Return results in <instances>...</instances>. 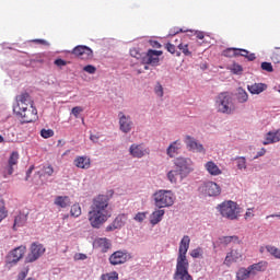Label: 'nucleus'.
Masks as SVG:
<instances>
[{"mask_svg":"<svg viewBox=\"0 0 280 280\" xmlns=\"http://www.w3.org/2000/svg\"><path fill=\"white\" fill-rule=\"evenodd\" d=\"M54 65H56V67H67V61L65 59H56Z\"/></svg>","mask_w":280,"mask_h":280,"instance_id":"5fc2aeb1","label":"nucleus"},{"mask_svg":"<svg viewBox=\"0 0 280 280\" xmlns=\"http://www.w3.org/2000/svg\"><path fill=\"white\" fill-rule=\"evenodd\" d=\"M25 224V217L18 215L14 219L13 230L16 231V226H23Z\"/></svg>","mask_w":280,"mask_h":280,"instance_id":"ea45409f","label":"nucleus"},{"mask_svg":"<svg viewBox=\"0 0 280 280\" xmlns=\"http://www.w3.org/2000/svg\"><path fill=\"white\" fill-rule=\"evenodd\" d=\"M234 161H236V167L237 170H246V158L244 156H237L234 159Z\"/></svg>","mask_w":280,"mask_h":280,"instance_id":"f704fd0d","label":"nucleus"},{"mask_svg":"<svg viewBox=\"0 0 280 280\" xmlns=\"http://www.w3.org/2000/svg\"><path fill=\"white\" fill-rule=\"evenodd\" d=\"M217 209L222 218H225L226 220H240V214L242 213L240 205L232 200L223 201Z\"/></svg>","mask_w":280,"mask_h":280,"instance_id":"7ed1b4c3","label":"nucleus"},{"mask_svg":"<svg viewBox=\"0 0 280 280\" xmlns=\"http://www.w3.org/2000/svg\"><path fill=\"white\" fill-rule=\"evenodd\" d=\"M182 28L175 27L173 30L170 31V36H176V34H180Z\"/></svg>","mask_w":280,"mask_h":280,"instance_id":"e2e57ef3","label":"nucleus"},{"mask_svg":"<svg viewBox=\"0 0 280 280\" xmlns=\"http://www.w3.org/2000/svg\"><path fill=\"white\" fill-rule=\"evenodd\" d=\"M154 92L158 97H163V85H161V83H158L155 85Z\"/></svg>","mask_w":280,"mask_h":280,"instance_id":"de8ad7c7","label":"nucleus"},{"mask_svg":"<svg viewBox=\"0 0 280 280\" xmlns=\"http://www.w3.org/2000/svg\"><path fill=\"white\" fill-rule=\"evenodd\" d=\"M174 165L180 176V179L187 178V175L194 171V161L189 158H176Z\"/></svg>","mask_w":280,"mask_h":280,"instance_id":"423d86ee","label":"nucleus"},{"mask_svg":"<svg viewBox=\"0 0 280 280\" xmlns=\"http://www.w3.org/2000/svg\"><path fill=\"white\" fill-rule=\"evenodd\" d=\"M12 174H14V166H12L11 164H7L2 168V176H3V178H8V176H12Z\"/></svg>","mask_w":280,"mask_h":280,"instance_id":"c9c22d12","label":"nucleus"},{"mask_svg":"<svg viewBox=\"0 0 280 280\" xmlns=\"http://www.w3.org/2000/svg\"><path fill=\"white\" fill-rule=\"evenodd\" d=\"M255 213H253V208L247 209L245 213V220H248V218H254Z\"/></svg>","mask_w":280,"mask_h":280,"instance_id":"680f3d73","label":"nucleus"},{"mask_svg":"<svg viewBox=\"0 0 280 280\" xmlns=\"http://www.w3.org/2000/svg\"><path fill=\"white\" fill-rule=\"evenodd\" d=\"M73 165L79 170H89L91 167V158L86 155H79L74 159Z\"/></svg>","mask_w":280,"mask_h":280,"instance_id":"6ab92c4d","label":"nucleus"},{"mask_svg":"<svg viewBox=\"0 0 280 280\" xmlns=\"http://www.w3.org/2000/svg\"><path fill=\"white\" fill-rule=\"evenodd\" d=\"M19 151H13L9 156L8 164L16 167L19 165Z\"/></svg>","mask_w":280,"mask_h":280,"instance_id":"c85d7f7f","label":"nucleus"},{"mask_svg":"<svg viewBox=\"0 0 280 280\" xmlns=\"http://www.w3.org/2000/svg\"><path fill=\"white\" fill-rule=\"evenodd\" d=\"M30 272V269H24L18 275V280H25L27 278V273Z\"/></svg>","mask_w":280,"mask_h":280,"instance_id":"3c124183","label":"nucleus"},{"mask_svg":"<svg viewBox=\"0 0 280 280\" xmlns=\"http://www.w3.org/2000/svg\"><path fill=\"white\" fill-rule=\"evenodd\" d=\"M72 56L79 58L80 60H93V49L84 45H79L74 47L71 51Z\"/></svg>","mask_w":280,"mask_h":280,"instance_id":"1a4fd4ad","label":"nucleus"},{"mask_svg":"<svg viewBox=\"0 0 280 280\" xmlns=\"http://www.w3.org/2000/svg\"><path fill=\"white\" fill-rule=\"evenodd\" d=\"M232 71H233L234 73H236V74H240V73H242V71H244V69H243L242 66H240V65H233Z\"/></svg>","mask_w":280,"mask_h":280,"instance_id":"4d7b16f0","label":"nucleus"},{"mask_svg":"<svg viewBox=\"0 0 280 280\" xmlns=\"http://www.w3.org/2000/svg\"><path fill=\"white\" fill-rule=\"evenodd\" d=\"M238 50V56H243V58H247V60H249L250 62H253V60H255V54H250L248 50L246 49H240Z\"/></svg>","mask_w":280,"mask_h":280,"instance_id":"72a5a7b5","label":"nucleus"},{"mask_svg":"<svg viewBox=\"0 0 280 280\" xmlns=\"http://www.w3.org/2000/svg\"><path fill=\"white\" fill-rule=\"evenodd\" d=\"M189 244H191V238H189V235L183 236L179 242L176 269L173 275L174 280H194V277L189 275V260H187Z\"/></svg>","mask_w":280,"mask_h":280,"instance_id":"f03ea898","label":"nucleus"},{"mask_svg":"<svg viewBox=\"0 0 280 280\" xmlns=\"http://www.w3.org/2000/svg\"><path fill=\"white\" fill-rule=\"evenodd\" d=\"M205 168L210 174V176H220L222 175V170H220V166L215 164L213 161H209L205 164Z\"/></svg>","mask_w":280,"mask_h":280,"instance_id":"aec40b11","label":"nucleus"},{"mask_svg":"<svg viewBox=\"0 0 280 280\" xmlns=\"http://www.w3.org/2000/svg\"><path fill=\"white\" fill-rule=\"evenodd\" d=\"M127 261H128V254L120 250L115 252L109 256V264H112V266H119L121 264H126Z\"/></svg>","mask_w":280,"mask_h":280,"instance_id":"dca6fc26","label":"nucleus"},{"mask_svg":"<svg viewBox=\"0 0 280 280\" xmlns=\"http://www.w3.org/2000/svg\"><path fill=\"white\" fill-rule=\"evenodd\" d=\"M194 35H195L196 38H198L199 40L205 39V32H202V31H195Z\"/></svg>","mask_w":280,"mask_h":280,"instance_id":"bf43d9fd","label":"nucleus"},{"mask_svg":"<svg viewBox=\"0 0 280 280\" xmlns=\"http://www.w3.org/2000/svg\"><path fill=\"white\" fill-rule=\"evenodd\" d=\"M250 275H253V273L250 272V269L248 267H247V269L246 268H241L236 272V279L237 280H246L250 277Z\"/></svg>","mask_w":280,"mask_h":280,"instance_id":"a878e982","label":"nucleus"},{"mask_svg":"<svg viewBox=\"0 0 280 280\" xmlns=\"http://www.w3.org/2000/svg\"><path fill=\"white\" fill-rule=\"evenodd\" d=\"M178 176H180V174L178 173V171H170L167 173V179L170 180V183H172L173 185H176V183H178Z\"/></svg>","mask_w":280,"mask_h":280,"instance_id":"7c9ffc66","label":"nucleus"},{"mask_svg":"<svg viewBox=\"0 0 280 280\" xmlns=\"http://www.w3.org/2000/svg\"><path fill=\"white\" fill-rule=\"evenodd\" d=\"M86 259V254L78 253L74 255V261H84Z\"/></svg>","mask_w":280,"mask_h":280,"instance_id":"864d4df0","label":"nucleus"},{"mask_svg":"<svg viewBox=\"0 0 280 280\" xmlns=\"http://www.w3.org/2000/svg\"><path fill=\"white\" fill-rule=\"evenodd\" d=\"M32 107H34V100H32L30 93L24 92L16 96V104L13 106V113L19 115L20 113H23V110H27V108Z\"/></svg>","mask_w":280,"mask_h":280,"instance_id":"0eeeda50","label":"nucleus"},{"mask_svg":"<svg viewBox=\"0 0 280 280\" xmlns=\"http://www.w3.org/2000/svg\"><path fill=\"white\" fill-rule=\"evenodd\" d=\"M215 106L218 113L223 115H232L235 112V105H233V98L229 92H222L217 96Z\"/></svg>","mask_w":280,"mask_h":280,"instance_id":"20e7f679","label":"nucleus"},{"mask_svg":"<svg viewBox=\"0 0 280 280\" xmlns=\"http://www.w3.org/2000/svg\"><path fill=\"white\" fill-rule=\"evenodd\" d=\"M96 244L98 248H101L102 253H107L108 248H110V241L108 238H98Z\"/></svg>","mask_w":280,"mask_h":280,"instance_id":"393cba45","label":"nucleus"},{"mask_svg":"<svg viewBox=\"0 0 280 280\" xmlns=\"http://www.w3.org/2000/svg\"><path fill=\"white\" fill-rule=\"evenodd\" d=\"M16 115L18 117H21L23 124H32V121H36V119H38V109L33 106L20 112Z\"/></svg>","mask_w":280,"mask_h":280,"instance_id":"f8f14e48","label":"nucleus"},{"mask_svg":"<svg viewBox=\"0 0 280 280\" xmlns=\"http://www.w3.org/2000/svg\"><path fill=\"white\" fill-rule=\"evenodd\" d=\"M163 215H165V210H155L151 213L150 215V223L153 226H156V224H159V222H161V220H163Z\"/></svg>","mask_w":280,"mask_h":280,"instance_id":"4be33fe9","label":"nucleus"},{"mask_svg":"<svg viewBox=\"0 0 280 280\" xmlns=\"http://www.w3.org/2000/svg\"><path fill=\"white\" fill-rule=\"evenodd\" d=\"M266 249L272 257H276V259H280V249L275 246H267Z\"/></svg>","mask_w":280,"mask_h":280,"instance_id":"4c0bfd02","label":"nucleus"},{"mask_svg":"<svg viewBox=\"0 0 280 280\" xmlns=\"http://www.w3.org/2000/svg\"><path fill=\"white\" fill-rule=\"evenodd\" d=\"M108 200V195H98L93 199L88 214L92 229H101L105 222H108V218H110Z\"/></svg>","mask_w":280,"mask_h":280,"instance_id":"f257e3e1","label":"nucleus"},{"mask_svg":"<svg viewBox=\"0 0 280 280\" xmlns=\"http://www.w3.org/2000/svg\"><path fill=\"white\" fill-rule=\"evenodd\" d=\"M54 205L60 209H67V207H71V198L69 196H57Z\"/></svg>","mask_w":280,"mask_h":280,"instance_id":"412c9836","label":"nucleus"},{"mask_svg":"<svg viewBox=\"0 0 280 280\" xmlns=\"http://www.w3.org/2000/svg\"><path fill=\"white\" fill-rule=\"evenodd\" d=\"M248 91L252 93V95H259V93H264L266 89H268V85L264 83H254L252 85H248Z\"/></svg>","mask_w":280,"mask_h":280,"instance_id":"5701e85b","label":"nucleus"},{"mask_svg":"<svg viewBox=\"0 0 280 280\" xmlns=\"http://www.w3.org/2000/svg\"><path fill=\"white\" fill-rule=\"evenodd\" d=\"M224 56H228L229 58L237 57L240 56V50L237 48H228L224 50Z\"/></svg>","mask_w":280,"mask_h":280,"instance_id":"a19ab883","label":"nucleus"},{"mask_svg":"<svg viewBox=\"0 0 280 280\" xmlns=\"http://www.w3.org/2000/svg\"><path fill=\"white\" fill-rule=\"evenodd\" d=\"M240 240L238 236L234 235V236H222L219 238L220 244L222 246H229V244H231V242H237Z\"/></svg>","mask_w":280,"mask_h":280,"instance_id":"c756f323","label":"nucleus"},{"mask_svg":"<svg viewBox=\"0 0 280 280\" xmlns=\"http://www.w3.org/2000/svg\"><path fill=\"white\" fill-rule=\"evenodd\" d=\"M136 222H143L145 220V212H138L135 217Z\"/></svg>","mask_w":280,"mask_h":280,"instance_id":"603ef678","label":"nucleus"},{"mask_svg":"<svg viewBox=\"0 0 280 280\" xmlns=\"http://www.w3.org/2000/svg\"><path fill=\"white\" fill-rule=\"evenodd\" d=\"M8 218V210H5V207L0 208V222H3Z\"/></svg>","mask_w":280,"mask_h":280,"instance_id":"8fccbe9b","label":"nucleus"},{"mask_svg":"<svg viewBox=\"0 0 280 280\" xmlns=\"http://www.w3.org/2000/svg\"><path fill=\"white\" fill-rule=\"evenodd\" d=\"M190 257L192 259H198V257H202V247H197L190 252Z\"/></svg>","mask_w":280,"mask_h":280,"instance_id":"a18cd8bd","label":"nucleus"},{"mask_svg":"<svg viewBox=\"0 0 280 280\" xmlns=\"http://www.w3.org/2000/svg\"><path fill=\"white\" fill-rule=\"evenodd\" d=\"M275 133V137H273V140H271V141H276V143L277 142H279L280 141V129H278L276 132H273Z\"/></svg>","mask_w":280,"mask_h":280,"instance_id":"69168bd1","label":"nucleus"},{"mask_svg":"<svg viewBox=\"0 0 280 280\" xmlns=\"http://www.w3.org/2000/svg\"><path fill=\"white\" fill-rule=\"evenodd\" d=\"M178 150H180V141L176 140L170 144V147L166 150V154L171 159H174V156H176V154H178Z\"/></svg>","mask_w":280,"mask_h":280,"instance_id":"b1692460","label":"nucleus"},{"mask_svg":"<svg viewBox=\"0 0 280 280\" xmlns=\"http://www.w3.org/2000/svg\"><path fill=\"white\" fill-rule=\"evenodd\" d=\"M177 47L178 50L182 51V54H184V56H191V51H189V45L179 43Z\"/></svg>","mask_w":280,"mask_h":280,"instance_id":"58836bf2","label":"nucleus"},{"mask_svg":"<svg viewBox=\"0 0 280 280\" xmlns=\"http://www.w3.org/2000/svg\"><path fill=\"white\" fill-rule=\"evenodd\" d=\"M165 47H166V49L170 54H176V46L175 45H173L171 43H167Z\"/></svg>","mask_w":280,"mask_h":280,"instance_id":"6e6d98bb","label":"nucleus"},{"mask_svg":"<svg viewBox=\"0 0 280 280\" xmlns=\"http://www.w3.org/2000/svg\"><path fill=\"white\" fill-rule=\"evenodd\" d=\"M153 200L158 209H165L174 205V192L172 190H158L153 195Z\"/></svg>","mask_w":280,"mask_h":280,"instance_id":"39448f33","label":"nucleus"},{"mask_svg":"<svg viewBox=\"0 0 280 280\" xmlns=\"http://www.w3.org/2000/svg\"><path fill=\"white\" fill-rule=\"evenodd\" d=\"M83 71H85L86 73H95V71H97V68H95V66L92 65H88L83 68Z\"/></svg>","mask_w":280,"mask_h":280,"instance_id":"09e8293b","label":"nucleus"},{"mask_svg":"<svg viewBox=\"0 0 280 280\" xmlns=\"http://www.w3.org/2000/svg\"><path fill=\"white\" fill-rule=\"evenodd\" d=\"M236 100L237 102H240V104H244V102H248V93H246V91L240 89L236 95Z\"/></svg>","mask_w":280,"mask_h":280,"instance_id":"473e14b6","label":"nucleus"},{"mask_svg":"<svg viewBox=\"0 0 280 280\" xmlns=\"http://www.w3.org/2000/svg\"><path fill=\"white\" fill-rule=\"evenodd\" d=\"M82 107L80 106H75L72 108V115H74V117H78L80 115V113H82Z\"/></svg>","mask_w":280,"mask_h":280,"instance_id":"13d9d810","label":"nucleus"},{"mask_svg":"<svg viewBox=\"0 0 280 280\" xmlns=\"http://www.w3.org/2000/svg\"><path fill=\"white\" fill-rule=\"evenodd\" d=\"M248 268H249V272H252V275H255V272H261V270L266 268V264L258 262V264L250 265Z\"/></svg>","mask_w":280,"mask_h":280,"instance_id":"2f4dec72","label":"nucleus"},{"mask_svg":"<svg viewBox=\"0 0 280 280\" xmlns=\"http://www.w3.org/2000/svg\"><path fill=\"white\" fill-rule=\"evenodd\" d=\"M160 56H163V50L149 49L142 57V63L151 65V67H159V62H161V59L159 58Z\"/></svg>","mask_w":280,"mask_h":280,"instance_id":"6e6552de","label":"nucleus"},{"mask_svg":"<svg viewBox=\"0 0 280 280\" xmlns=\"http://www.w3.org/2000/svg\"><path fill=\"white\" fill-rule=\"evenodd\" d=\"M40 137H43V139H51V137H54V131L51 129H42Z\"/></svg>","mask_w":280,"mask_h":280,"instance_id":"37998d69","label":"nucleus"},{"mask_svg":"<svg viewBox=\"0 0 280 280\" xmlns=\"http://www.w3.org/2000/svg\"><path fill=\"white\" fill-rule=\"evenodd\" d=\"M23 255H25L24 246H20L11 250L8 255L9 264H18V261H21V259H23Z\"/></svg>","mask_w":280,"mask_h":280,"instance_id":"f3484780","label":"nucleus"},{"mask_svg":"<svg viewBox=\"0 0 280 280\" xmlns=\"http://www.w3.org/2000/svg\"><path fill=\"white\" fill-rule=\"evenodd\" d=\"M32 43H35L36 45H49L45 39H33Z\"/></svg>","mask_w":280,"mask_h":280,"instance_id":"0e129e2a","label":"nucleus"},{"mask_svg":"<svg viewBox=\"0 0 280 280\" xmlns=\"http://www.w3.org/2000/svg\"><path fill=\"white\" fill-rule=\"evenodd\" d=\"M185 143L188 150H191L192 152H205V147L197 142L191 136L185 137Z\"/></svg>","mask_w":280,"mask_h":280,"instance_id":"a211bd4d","label":"nucleus"},{"mask_svg":"<svg viewBox=\"0 0 280 280\" xmlns=\"http://www.w3.org/2000/svg\"><path fill=\"white\" fill-rule=\"evenodd\" d=\"M275 139V132L269 131L266 135L265 141L262 142L264 145H270V143H276V141H273Z\"/></svg>","mask_w":280,"mask_h":280,"instance_id":"79ce46f5","label":"nucleus"},{"mask_svg":"<svg viewBox=\"0 0 280 280\" xmlns=\"http://www.w3.org/2000/svg\"><path fill=\"white\" fill-rule=\"evenodd\" d=\"M260 67L262 71H267V73H272V71H275L272 63L268 61H264Z\"/></svg>","mask_w":280,"mask_h":280,"instance_id":"c03bdc74","label":"nucleus"},{"mask_svg":"<svg viewBox=\"0 0 280 280\" xmlns=\"http://www.w3.org/2000/svg\"><path fill=\"white\" fill-rule=\"evenodd\" d=\"M43 172L46 176H54V166L51 164H48L43 167Z\"/></svg>","mask_w":280,"mask_h":280,"instance_id":"49530a36","label":"nucleus"},{"mask_svg":"<svg viewBox=\"0 0 280 280\" xmlns=\"http://www.w3.org/2000/svg\"><path fill=\"white\" fill-rule=\"evenodd\" d=\"M199 191L206 196H220L222 188L215 182H206L199 187Z\"/></svg>","mask_w":280,"mask_h":280,"instance_id":"9d476101","label":"nucleus"},{"mask_svg":"<svg viewBox=\"0 0 280 280\" xmlns=\"http://www.w3.org/2000/svg\"><path fill=\"white\" fill-rule=\"evenodd\" d=\"M101 280H119V273L117 271L105 273L101 277Z\"/></svg>","mask_w":280,"mask_h":280,"instance_id":"e433bc0d","label":"nucleus"},{"mask_svg":"<svg viewBox=\"0 0 280 280\" xmlns=\"http://www.w3.org/2000/svg\"><path fill=\"white\" fill-rule=\"evenodd\" d=\"M129 154L133 159H143V156L150 154V150H148V148H145L143 144L133 143L129 148Z\"/></svg>","mask_w":280,"mask_h":280,"instance_id":"ddd939ff","label":"nucleus"},{"mask_svg":"<svg viewBox=\"0 0 280 280\" xmlns=\"http://www.w3.org/2000/svg\"><path fill=\"white\" fill-rule=\"evenodd\" d=\"M128 220V217L126 214H119L118 217H116V219L114 220V224L117 229H121L122 226L126 225V222Z\"/></svg>","mask_w":280,"mask_h":280,"instance_id":"bb28decb","label":"nucleus"},{"mask_svg":"<svg viewBox=\"0 0 280 280\" xmlns=\"http://www.w3.org/2000/svg\"><path fill=\"white\" fill-rule=\"evenodd\" d=\"M45 255V246L40 243H33L31 245V252L26 257V260L32 264L36 261L39 257H43Z\"/></svg>","mask_w":280,"mask_h":280,"instance_id":"9b49d317","label":"nucleus"},{"mask_svg":"<svg viewBox=\"0 0 280 280\" xmlns=\"http://www.w3.org/2000/svg\"><path fill=\"white\" fill-rule=\"evenodd\" d=\"M116 229H118V228L115 226V221H114L110 225H107L106 231L107 232L116 231Z\"/></svg>","mask_w":280,"mask_h":280,"instance_id":"338daca9","label":"nucleus"},{"mask_svg":"<svg viewBox=\"0 0 280 280\" xmlns=\"http://www.w3.org/2000/svg\"><path fill=\"white\" fill-rule=\"evenodd\" d=\"M151 47H153L154 49H161V43L156 42V40H150L149 42Z\"/></svg>","mask_w":280,"mask_h":280,"instance_id":"052dcab7","label":"nucleus"},{"mask_svg":"<svg viewBox=\"0 0 280 280\" xmlns=\"http://www.w3.org/2000/svg\"><path fill=\"white\" fill-rule=\"evenodd\" d=\"M70 215L71 218H80V215H82V207H80V203L71 206Z\"/></svg>","mask_w":280,"mask_h":280,"instance_id":"cd10ccee","label":"nucleus"},{"mask_svg":"<svg viewBox=\"0 0 280 280\" xmlns=\"http://www.w3.org/2000/svg\"><path fill=\"white\" fill-rule=\"evenodd\" d=\"M242 250L240 249H232L230 253L226 254L224 259V265L230 268L231 265L236 264V261H240L242 259Z\"/></svg>","mask_w":280,"mask_h":280,"instance_id":"2eb2a0df","label":"nucleus"},{"mask_svg":"<svg viewBox=\"0 0 280 280\" xmlns=\"http://www.w3.org/2000/svg\"><path fill=\"white\" fill-rule=\"evenodd\" d=\"M272 60H275V62H280V55L278 52H273Z\"/></svg>","mask_w":280,"mask_h":280,"instance_id":"774afa93","label":"nucleus"},{"mask_svg":"<svg viewBox=\"0 0 280 280\" xmlns=\"http://www.w3.org/2000/svg\"><path fill=\"white\" fill-rule=\"evenodd\" d=\"M118 117H119V128L121 132H125V135H128V132L132 130V126H133L132 119L130 118V116H126L124 112H119Z\"/></svg>","mask_w":280,"mask_h":280,"instance_id":"4468645a","label":"nucleus"}]
</instances>
